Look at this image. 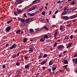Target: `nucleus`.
<instances>
[{"instance_id":"f257e3e1","label":"nucleus","mask_w":77,"mask_h":77,"mask_svg":"<svg viewBox=\"0 0 77 77\" xmlns=\"http://www.w3.org/2000/svg\"><path fill=\"white\" fill-rule=\"evenodd\" d=\"M57 48L58 50H64L65 47L63 45H58Z\"/></svg>"},{"instance_id":"f03ea898","label":"nucleus","mask_w":77,"mask_h":77,"mask_svg":"<svg viewBox=\"0 0 77 77\" xmlns=\"http://www.w3.org/2000/svg\"><path fill=\"white\" fill-rule=\"evenodd\" d=\"M36 6H34L30 8L28 10V11L29 12H30V11H32L34 10L35 9H36Z\"/></svg>"},{"instance_id":"7ed1b4c3","label":"nucleus","mask_w":77,"mask_h":77,"mask_svg":"<svg viewBox=\"0 0 77 77\" xmlns=\"http://www.w3.org/2000/svg\"><path fill=\"white\" fill-rule=\"evenodd\" d=\"M11 29V26H9L5 29V30L6 31V32H9Z\"/></svg>"},{"instance_id":"20e7f679","label":"nucleus","mask_w":77,"mask_h":77,"mask_svg":"<svg viewBox=\"0 0 77 77\" xmlns=\"http://www.w3.org/2000/svg\"><path fill=\"white\" fill-rule=\"evenodd\" d=\"M16 1L15 3V4L17 2L18 4H20V3H23L24 2V0H16Z\"/></svg>"},{"instance_id":"39448f33","label":"nucleus","mask_w":77,"mask_h":77,"mask_svg":"<svg viewBox=\"0 0 77 77\" xmlns=\"http://www.w3.org/2000/svg\"><path fill=\"white\" fill-rule=\"evenodd\" d=\"M69 18V17L67 16H63V18L62 19L63 20H68Z\"/></svg>"},{"instance_id":"423d86ee","label":"nucleus","mask_w":77,"mask_h":77,"mask_svg":"<svg viewBox=\"0 0 77 77\" xmlns=\"http://www.w3.org/2000/svg\"><path fill=\"white\" fill-rule=\"evenodd\" d=\"M16 46H17L16 44H14L11 46L10 47V49L12 50V49H13V48H16Z\"/></svg>"},{"instance_id":"0eeeda50","label":"nucleus","mask_w":77,"mask_h":77,"mask_svg":"<svg viewBox=\"0 0 77 77\" xmlns=\"http://www.w3.org/2000/svg\"><path fill=\"white\" fill-rule=\"evenodd\" d=\"M25 19H23L21 18L20 19V21H21V22H23V23L21 24V25H26V23H24L25 22Z\"/></svg>"},{"instance_id":"6e6552de","label":"nucleus","mask_w":77,"mask_h":77,"mask_svg":"<svg viewBox=\"0 0 77 77\" xmlns=\"http://www.w3.org/2000/svg\"><path fill=\"white\" fill-rule=\"evenodd\" d=\"M30 64L26 65L25 66V68H26V69H29V68H30Z\"/></svg>"},{"instance_id":"1a4fd4ad","label":"nucleus","mask_w":77,"mask_h":77,"mask_svg":"<svg viewBox=\"0 0 77 77\" xmlns=\"http://www.w3.org/2000/svg\"><path fill=\"white\" fill-rule=\"evenodd\" d=\"M76 18V16H75V15H74L70 16L69 17V18L70 19H73V18Z\"/></svg>"},{"instance_id":"9d476101","label":"nucleus","mask_w":77,"mask_h":77,"mask_svg":"<svg viewBox=\"0 0 77 77\" xmlns=\"http://www.w3.org/2000/svg\"><path fill=\"white\" fill-rule=\"evenodd\" d=\"M72 61L73 62H74L75 61V64L77 63V57L76 59H72Z\"/></svg>"},{"instance_id":"9b49d317","label":"nucleus","mask_w":77,"mask_h":77,"mask_svg":"<svg viewBox=\"0 0 77 77\" xmlns=\"http://www.w3.org/2000/svg\"><path fill=\"white\" fill-rule=\"evenodd\" d=\"M64 64H68V62L67 61V60H64L63 61Z\"/></svg>"},{"instance_id":"f8f14e48","label":"nucleus","mask_w":77,"mask_h":77,"mask_svg":"<svg viewBox=\"0 0 77 77\" xmlns=\"http://www.w3.org/2000/svg\"><path fill=\"white\" fill-rule=\"evenodd\" d=\"M29 20H30V18H27L25 21V22L26 23V24H27V23L29 22Z\"/></svg>"},{"instance_id":"ddd939ff","label":"nucleus","mask_w":77,"mask_h":77,"mask_svg":"<svg viewBox=\"0 0 77 77\" xmlns=\"http://www.w3.org/2000/svg\"><path fill=\"white\" fill-rule=\"evenodd\" d=\"M72 44V43H69L68 45L67 46V48H68L69 47H70L71 46Z\"/></svg>"},{"instance_id":"4468645a","label":"nucleus","mask_w":77,"mask_h":77,"mask_svg":"<svg viewBox=\"0 0 77 77\" xmlns=\"http://www.w3.org/2000/svg\"><path fill=\"white\" fill-rule=\"evenodd\" d=\"M28 15H30V16H31V17H33V16H34V15H35V13H33L30 14V13H29Z\"/></svg>"},{"instance_id":"2eb2a0df","label":"nucleus","mask_w":77,"mask_h":77,"mask_svg":"<svg viewBox=\"0 0 77 77\" xmlns=\"http://www.w3.org/2000/svg\"><path fill=\"white\" fill-rule=\"evenodd\" d=\"M53 64V62L51 60L49 63V65H52Z\"/></svg>"},{"instance_id":"dca6fc26","label":"nucleus","mask_w":77,"mask_h":77,"mask_svg":"<svg viewBox=\"0 0 77 77\" xmlns=\"http://www.w3.org/2000/svg\"><path fill=\"white\" fill-rule=\"evenodd\" d=\"M61 14L62 15H66V14H67V12H66V11L63 12Z\"/></svg>"},{"instance_id":"f3484780","label":"nucleus","mask_w":77,"mask_h":77,"mask_svg":"<svg viewBox=\"0 0 77 77\" xmlns=\"http://www.w3.org/2000/svg\"><path fill=\"white\" fill-rule=\"evenodd\" d=\"M29 32L31 33H33L34 32V31H33V29H30L29 30Z\"/></svg>"},{"instance_id":"a211bd4d","label":"nucleus","mask_w":77,"mask_h":77,"mask_svg":"<svg viewBox=\"0 0 77 77\" xmlns=\"http://www.w3.org/2000/svg\"><path fill=\"white\" fill-rule=\"evenodd\" d=\"M33 48H30L29 50V52H33Z\"/></svg>"},{"instance_id":"6ab92c4d","label":"nucleus","mask_w":77,"mask_h":77,"mask_svg":"<svg viewBox=\"0 0 77 77\" xmlns=\"http://www.w3.org/2000/svg\"><path fill=\"white\" fill-rule=\"evenodd\" d=\"M47 56H48V55L47 54H44V55L42 57L43 58H45L46 57H47Z\"/></svg>"},{"instance_id":"aec40b11","label":"nucleus","mask_w":77,"mask_h":77,"mask_svg":"<svg viewBox=\"0 0 77 77\" xmlns=\"http://www.w3.org/2000/svg\"><path fill=\"white\" fill-rule=\"evenodd\" d=\"M21 32V30L20 29L17 31H16V34H18V33H19V32Z\"/></svg>"},{"instance_id":"412c9836","label":"nucleus","mask_w":77,"mask_h":77,"mask_svg":"<svg viewBox=\"0 0 77 77\" xmlns=\"http://www.w3.org/2000/svg\"><path fill=\"white\" fill-rule=\"evenodd\" d=\"M45 30H47L48 32V31H49L48 28H47V26H45Z\"/></svg>"},{"instance_id":"4be33fe9","label":"nucleus","mask_w":77,"mask_h":77,"mask_svg":"<svg viewBox=\"0 0 77 77\" xmlns=\"http://www.w3.org/2000/svg\"><path fill=\"white\" fill-rule=\"evenodd\" d=\"M58 32H55L54 33V36H57V35H58Z\"/></svg>"},{"instance_id":"5701e85b","label":"nucleus","mask_w":77,"mask_h":77,"mask_svg":"<svg viewBox=\"0 0 77 77\" xmlns=\"http://www.w3.org/2000/svg\"><path fill=\"white\" fill-rule=\"evenodd\" d=\"M27 38H25L23 40V41L24 42H26V41H27Z\"/></svg>"},{"instance_id":"b1692460","label":"nucleus","mask_w":77,"mask_h":77,"mask_svg":"<svg viewBox=\"0 0 77 77\" xmlns=\"http://www.w3.org/2000/svg\"><path fill=\"white\" fill-rule=\"evenodd\" d=\"M24 57L25 59L26 60H27V59H28V57H27L26 56H24Z\"/></svg>"},{"instance_id":"393cba45","label":"nucleus","mask_w":77,"mask_h":77,"mask_svg":"<svg viewBox=\"0 0 77 77\" xmlns=\"http://www.w3.org/2000/svg\"><path fill=\"white\" fill-rule=\"evenodd\" d=\"M45 63H46V62H42L41 64V65H44Z\"/></svg>"},{"instance_id":"a878e982","label":"nucleus","mask_w":77,"mask_h":77,"mask_svg":"<svg viewBox=\"0 0 77 77\" xmlns=\"http://www.w3.org/2000/svg\"><path fill=\"white\" fill-rule=\"evenodd\" d=\"M12 21V20H11L9 21H7V24H9L10 23H11Z\"/></svg>"},{"instance_id":"bb28decb","label":"nucleus","mask_w":77,"mask_h":77,"mask_svg":"<svg viewBox=\"0 0 77 77\" xmlns=\"http://www.w3.org/2000/svg\"><path fill=\"white\" fill-rule=\"evenodd\" d=\"M14 14L16 16H18V14H17V13L15 11H14Z\"/></svg>"},{"instance_id":"cd10ccee","label":"nucleus","mask_w":77,"mask_h":77,"mask_svg":"<svg viewBox=\"0 0 77 77\" xmlns=\"http://www.w3.org/2000/svg\"><path fill=\"white\" fill-rule=\"evenodd\" d=\"M45 12L43 11V12H42V14L43 15H45Z\"/></svg>"},{"instance_id":"c85d7f7f","label":"nucleus","mask_w":77,"mask_h":77,"mask_svg":"<svg viewBox=\"0 0 77 77\" xmlns=\"http://www.w3.org/2000/svg\"><path fill=\"white\" fill-rule=\"evenodd\" d=\"M45 36V37L46 38V39H48V35H44Z\"/></svg>"},{"instance_id":"c756f323","label":"nucleus","mask_w":77,"mask_h":77,"mask_svg":"<svg viewBox=\"0 0 77 77\" xmlns=\"http://www.w3.org/2000/svg\"><path fill=\"white\" fill-rule=\"evenodd\" d=\"M56 67H53L52 68V71H55L56 70Z\"/></svg>"},{"instance_id":"7c9ffc66","label":"nucleus","mask_w":77,"mask_h":77,"mask_svg":"<svg viewBox=\"0 0 77 77\" xmlns=\"http://www.w3.org/2000/svg\"><path fill=\"white\" fill-rule=\"evenodd\" d=\"M74 57H77V51L76 52V54H75L74 55Z\"/></svg>"},{"instance_id":"2f4dec72","label":"nucleus","mask_w":77,"mask_h":77,"mask_svg":"<svg viewBox=\"0 0 77 77\" xmlns=\"http://www.w3.org/2000/svg\"><path fill=\"white\" fill-rule=\"evenodd\" d=\"M20 63L18 62H17L16 63V65L17 66H19V65H20Z\"/></svg>"},{"instance_id":"473e14b6","label":"nucleus","mask_w":77,"mask_h":77,"mask_svg":"<svg viewBox=\"0 0 77 77\" xmlns=\"http://www.w3.org/2000/svg\"><path fill=\"white\" fill-rule=\"evenodd\" d=\"M57 45V43H55L54 45V47H55Z\"/></svg>"},{"instance_id":"72a5a7b5","label":"nucleus","mask_w":77,"mask_h":77,"mask_svg":"<svg viewBox=\"0 0 77 77\" xmlns=\"http://www.w3.org/2000/svg\"><path fill=\"white\" fill-rule=\"evenodd\" d=\"M75 3L74 2H71V3L70 4H71V5H74Z\"/></svg>"},{"instance_id":"f704fd0d","label":"nucleus","mask_w":77,"mask_h":77,"mask_svg":"<svg viewBox=\"0 0 77 77\" xmlns=\"http://www.w3.org/2000/svg\"><path fill=\"white\" fill-rule=\"evenodd\" d=\"M40 41H42V42H44V40L43 39V38H41L40 39Z\"/></svg>"},{"instance_id":"c9c22d12","label":"nucleus","mask_w":77,"mask_h":77,"mask_svg":"<svg viewBox=\"0 0 77 77\" xmlns=\"http://www.w3.org/2000/svg\"><path fill=\"white\" fill-rule=\"evenodd\" d=\"M66 8V10H67V11H68L69 10V9H68V7H65Z\"/></svg>"},{"instance_id":"e433bc0d","label":"nucleus","mask_w":77,"mask_h":77,"mask_svg":"<svg viewBox=\"0 0 77 77\" xmlns=\"http://www.w3.org/2000/svg\"><path fill=\"white\" fill-rule=\"evenodd\" d=\"M65 39L66 40L68 39V36L67 35L65 37Z\"/></svg>"},{"instance_id":"4c0bfd02","label":"nucleus","mask_w":77,"mask_h":77,"mask_svg":"<svg viewBox=\"0 0 77 77\" xmlns=\"http://www.w3.org/2000/svg\"><path fill=\"white\" fill-rule=\"evenodd\" d=\"M5 67H6V66H5V65H3L2 66V68H3V69H4V68H5Z\"/></svg>"},{"instance_id":"58836bf2","label":"nucleus","mask_w":77,"mask_h":77,"mask_svg":"<svg viewBox=\"0 0 77 77\" xmlns=\"http://www.w3.org/2000/svg\"><path fill=\"white\" fill-rule=\"evenodd\" d=\"M16 57V55H13L11 57L12 58H15Z\"/></svg>"},{"instance_id":"ea45409f","label":"nucleus","mask_w":77,"mask_h":77,"mask_svg":"<svg viewBox=\"0 0 77 77\" xmlns=\"http://www.w3.org/2000/svg\"><path fill=\"white\" fill-rule=\"evenodd\" d=\"M23 16H24V17H26V18H27V16H26V14H23Z\"/></svg>"},{"instance_id":"a19ab883","label":"nucleus","mask_w":77,"mask_h":77,"mask_svg":"<svg viewBox=\"0 0 77 77\" xmlns=\"http://www.w3.org/2000/svg\"><path fill=\"white\" fill-rule=\"evenodd\" d=\"M62 26L61 25L60 26V30H62Z\"/></svg>"},{"instance_id":"79ce46f5","label":"nucleus","mask_w":77,"mask_h":77,"mask_svg":"<svg viewBox=\"0 0 77 77\" xmlns=\"http://www.w3.org/2000/svg\"><path fill=\"white\" fill-rule=\"evenodd\" d=\"M42 56H41V55H40V56H38V59H40L42 58Z\"/></svg>"},{"instance_id":"37998d69","label":"nucleus","mask_w":77,"mask_h":77,"mask_svg":"<svg viewBox=\"0 0 77 77\" xmlns=\"http://www.w3.org/2000/svg\"><path fill=\"white\" fill-rule=\"evenodd\" d=\"M70 38L71 39H72V38H73V35H71L70 36Z\"/></svg>"},{"instance_id":"c03bdc74","label":"nucleus","mask_w":77,"mask_h":77,"mask_svg":"<svg viewBox=\"0 0 77 77\" xmlns=\"http://www.w3.org/2000/svg\"><path fill=\"white\" fill-rule=\"evenodd\" d=\"M38 30H39V28L35 29V30H36V31H37V32H38Z\"/></svg>"},{"instance_id":"a18cd8bd","label":"nucleus","mask_w":77,"mask_h":77,"mask_svg":"<svg viewBox=\"0 0 77 77\" xmlns=\"http://www.w3.org/2000/svg\"><path fill=\"white\" fill-rule=\"evenodd\" d=\"M21 12H22V11H20V10L18 11L17 12V14H20V13Z\"/></svg>"},{"instance_id":"49530a36","label":"nucleus","mask_w":77,"mask_h":77,"mask_svg":"<svg viewBox=\"0 0 77 77\" xmlns=\"http://www.w3.org/2000/svg\"><path fill=\"white\" fill-rule=\"evenodd\" d=\"M67 53V51H64L63 52V54H65V53Z\"/></svg>"},{"instance_id":"de8ad7c7","label":"nucleus","mask_w":77,"mask_h":77,"mask_svg":"<svg viewBox=\"0 0 77 77\" xmlns=\"http://www.w3.org/2000/svg\"><path fill=\"white\" fill-rule=\"evenodd\" d=\"M66 26L67 27H70L71 26V24H68V25H66Z\"/></svg>"},{"instance_id":"09e8293b","label":"nucleus","mask_w":77,"mask_h":77,"mask_svg":"<svg viewBox=\"0 0 77 77\" xmlns=\"http://www.w3.org/2000/svg\"><path fill=\"white\" fill-rule=\"evenodd\" d=\"M58 29H56L54 31V32H57V33H58Z\"/></svg>"},{"instance_id":"8fccbe9b","label":"nucleus","mask_w":77,"mask_h":77,"mask_svg":"<svg viewBox=\"0 0 77 77\" xmlns=\"http://www.w3.org/2000/svg\"><path fill=\"white\" fill-rule=\"evenodd\" d=\"M52 18H56V17H55V15H53Z\"/></svg>"},{"instance_id":"3c124183","label":"nucleus","mask_w":77,"mask_h":77,"mask_svg":"<svg viewBox=\"0 0 77 77\" xmlns=\"http://www.w3.org/2000/svg\"><path fill=\"white\" fill-rule=\"evenodd\" d=\"M67 66H68V65H65V66H63V68H65V67L66 68V67H67Z\"/></svg>"},{"instance_id":"603ef678","label":"nucleus","mask_w":77,"mask_h":77,"mask_svg":"<svg viewBox=\"0 0 77 77\" xmlns=\"http://www.w3.org/2000/svg\"><path fill=\"white\" fill-rule=\"evenodd\" d=\"M47 59L46 60H44L43 61V62H46V63H47Z\"/></svg>"},{"instance_id":"864d4df0","label":"nucleus","mask_w":77,"mask_h":77,"mask_svg":"<svg viewBox=\"0 0 77 77\" xmlns=\"http://www.w3.org/2000/svg\"><path fill=\"white\" fill-rule=\"evenodd\" d=\"M29 8V5L25 8V9H28V8Z\"/></svg>"},{"instance_id":"5fc2aeb1","label":"nucleus","mask_w":77,"mask_h":77,"mask_svg":"<svg viewBox=\"0 0 77 77\" xmlns=\"http://www.w3.org/2000/svg\"><path fill=\"white\" fill-rule=\"evenodd\" d=\"M20 52H19L17 54V56H20Z\"/></svg>"},{"instance_id":"6e6d98bb","label":"nucleus","mask_w":77,"mask_h":77,"mask_svg":"<svg viewBox=\"0 0 77 77\" xmlns=\"http://www.w3.org/2000/svg\"><path fill=\"white\" fill-rule=\"evenodd\" d=\"M58 13V10H57L55 12V14H57V13Z\"/></svg>"},{"instance_id":"4d7b16f0","label":"nucleus","mask_w":77,"mask_h":77,"mask_svg":"<svg viewBox=\"0 0 77 77\" xmlns=\"http://www.w3.org/2000/svg\"><path fill=\"white\" fill-rule=\"evenodd\" d=\"M49 71V72H51V69H48Z\"/></svg>"},{"instance_id":"13d9d810","label":"nucleus","mask_w":77,"mask_h":77,"mask_svg":"<svg viewBox=\"0 0 77 77\" xmlns=\"http://www.w3.org/2000/svg\"><path fill=\"white\" fill-rule=\"evenodd\" d=\"M8 46H9V44H8V43H7V44L6 45V47H8Z\"/></svg>"},{"instance_id":"bf43d9fd","label":"nucleus","mask_w":77,"mask_h":77,"mask_svg":"<svg viewBox=\"0 0 77 77\" xmlns=\"http://www.w3.org/2000/svg\"><path fill=\"white\" fill-rule=\"evenodd\" d=\"M62 56V55H60V54H59V55H58V57H61Z\"/></svg>"},{"instance_id":"052dcab7","label":"nucleus","mask_w":77,"mask_h":77,"mask_svg":"<svg viewBox=\"0 0 77 77\" xmlns=\"http://www.w3.org/2000/svg\"><path fill=\"white\" fill-rule=\"evenodd\" d=\"M43 69H45V67L42 66V67Z\"/></svg>"},{"instance_id":"680f3d73","label":"nucleus","mask_w":77,"mask_h":77,"mask_svg":"<svg viewBox=\"0 0 77 77\" xmlns=\"http://www.w3.org/2000/svg\"><path fill=\"white\" fill-rule=\"evenodd\" d=\"M51 11H50L49 13V15H51Z\"/></svg>"},{"instance_id":"e2e57ef3","label":"nucleus","mask_w":77,"mask_h":77,"mask_svg":"<svg viewBox=\"0 0 77 77\" xmlns=\"http://www.w3.org/2000/svg\"><path fill=\"white\" fill-rule=\"evenodd\" d=\"M39 74H40V73H38V74L36 75V77H38V75Z\"/></svg>"},{"instance_id":"0e129e2a","label":"nucleus","mask_w":77,"mask_h":77,"mask_svg":"<svg viewBox=\"0 0 77 77\" xmlns=\"http://www.w3.org/2000/svg\"><path fill=\"white\" fill-rule=\"evenodd\" d=\"M76 9H77V8H75L72 10V11H75V10H76Z\"/></svg>"},{"instance_id":"69168bd1","label":"nucleus","mask_w":77,"mask_h":77,"mask_svg":"<svg viewBox=\"0 0 77 77\" xmlns=\"http://www.w3.org/2000/svg\"><path fill=\"white\" fill-rule=\"evenodd\" d=\"M46 20L48 21V23H49V21H48V19H46Z\"/></svg>"},{"instance_id":"338daca9","label":"nucleus","mask_w":77,"mask_h":77,"mask_svg":"<svg viewBox=\"0 0 77 77\" xmlns=\"http://www.w3.org/2000/svg\"><path fill=\"white\" fill-rule=\"evenodd\" d=\"M77 29H76L75 30V33H77Z\"/></svg>"},{"instance_id":"774afa93","label":"nucleus","mask_w":77,"mask_h":77,"mask_svg":"<svg viewBox=\"0 0 77 77\" xmlns=\"http://www.w3.org/2000/svg\"><path fill=\"white\" fill-rule=\"evenodd\" d=\"M60 3V1L59 0V1L57 3Z\"/></svg>"}]
</instances>
